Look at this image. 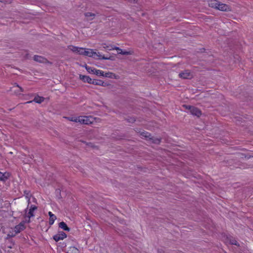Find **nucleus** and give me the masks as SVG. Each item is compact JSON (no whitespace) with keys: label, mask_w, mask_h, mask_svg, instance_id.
<instances>
[{"label":"nucleus","mask_w":253,"mask_h":253,"mask_svg":"<svg viewBox=\"0 0 253 253\" xmlns=\"http://www.w3.org/2000/svg\"><path fill=\"white\" fill-rule=\"evenodd\" d=\"M68 47L69 49H70L73 52H75L76 53H78L79 50V48H80L79 47L75 46L72 45L68 46Z\"/></svg>","instance_id":"nucleus-19"},{"label":"nucleus","mask_w":253,"mask_h":253,"mask_svg":"<svg viewBox=\"0 0 253 253\" xmlns=\"http://www.w3.org/2000/svg\"><path fill=\"white\" fill-rule=\"evenodd\" d=\"M114 76H115V74H113V73L109 72L108 73H106L104 75V77H108L109 78H113Z\"/></svg>","instance_id":"nucleus-26"},{"label":"nucleus","mask_w":253,"mask_h":253,"mask_svg":"<svg viewBox=\"0 0 253 253\" xmlns=\"http://www.w3.org/2000/svg\"><path fill=\"white\" fill-rule=\"evenodd\" d=\"M45 59L44 57H43L41 56L36 55L34 56V60L36 61H37V62H39L40 63L43 62L44 60Z\"/></svg>","instance_id":"nucleus-17"},{"label":"nucleus","mask_w":253,"mask_h":253,"mask_svg":"<svg viewBox=\"0 0 253 253\" xmlns=\"http://www.w3.org/2000/svg\"><path fill=\"white\" fill-rule=\"evenodd\" d=\"M84 15L87 18H90L88 19V20H90L93 19L94 18L95 14L91 12H86L84 13Z\"/></svg>","instance_id":"nucleus-20"},{"label":"nucleus","mask_w":253,"mask_h":253,"mask_svg":"<svg viewBox=\"0 0 253 253\" xmlns=\"http://www.w3.org/2000/svg\"><path fill=\"white\" fill-rule=\"evenodd\" d=\"M67 118H68V119L69 120H70V121H71L74 122H75V121H74V120H75V119H76V118H74L73 117H71V118H70V117H68Z\"/></svg>","instance_id":"nucleus-36"},{"label":"nucleus","mask_w":253,"mask_h":253,"mask_svg":"<svg viewBox=\"0 0 253 253\" xmlns=\"http://www.w3.org/2000/svg\"><path fill=\"white\" fill-rule=\"evenodd\" d=\"M43 100H44V98L43 97H40L39 95H37L35 97L33 100L28 101V102H26L25 103H31L32 102H33V101H34L37 103L40 104L43 101Z\"/></svg>","instance_id":"nucleus-12"},{"label":"nucleus","mask_w":253,"mask_h":253,"mask_svg":"<svg viewBox=\"0 0 253 253\" xmlns=\"http://www.w3.org/2000/svg\"><path fill=\"white\" fill-rule=\"evenodd\" d=\"M147 64L148 65V66H146L145 67V70L146 71V72H153L152 70H150V69H147V68H148L149 66H151V63H147Z\"/></svg>","instance_id":"nucleus-31"},{"label":"nucleus","mask_w":253,"mask_h":253,"mask_svg":"<svg viewBox=\"0 0 253 253\" xmlns=\"http://www.w3.org/2000/svg\"><path fill=\"white\" fill-rule=\"evenodd\" d=\"M85 69L89 73L93 74H95V70H96L95 68H93L85 65Z\"/></svg>","instance_id":"nucleus-21"},{"label":"nucleus","mask_w":253,"mask_h":253,"mask_svg":"<svg viewBox=\"0 0 253 253\" xmlns=\"http://www.w3.org/2000/svg\"><path fill=\"white\" fill-rule=\"evenodd\" d=\"M56 192L58 193V192H60V191L59 189H57V190H56Z\"/></svg>","instance_id":"nucleus-40"},{"label":"nucleus","mask_w":253,"mask_h":253,"mask_svg":"<svg viewBox=\"0 0 253 253\" xmlns=\"http://www.w3.org/2000/svg\"><path fill=\"white\" fill-rule=\"evenodd\" d=\"M217 9L223 11H228L230 10L229 5L222 3L220 2H219V6H217Z\"/></svg>","instance_id":"nucleus-8"},{"label":"nucleus","mask_w":253,"mask_h":253,"mask_svg":"<svg viewBox=\"0 0 253 253\" xmlns=\"http://www.w3.org/2000/svg\"><path fill=\"white\" fill-rule=\"evenodd\" d=\"M67 237V235L63 231L59 232L58 234L55 235L53 237V239L56 241L58 242L60 240H63Z\"/></svg>","instance_id":"nucleus-5"},{"label":"nucleus","mask_w":253,"mask_h":253,"mask_svg":"<svg viewBox=\"0 0 253 253\" xmlns=\"http://www.w3.org/2000/svg\"><path fill=\"white\" fill-rule=\"evenodd\" d=\"M143 137L150 143L156 144H159L161 141V137H155L148 132L143 131Z\"/></svg>","instance_id":"nucleus-1"},{"label":"nucleus","mask_w":253,"mask_h":253,"mask_svg":"<svg viewBox=\"0 0 253 253\" xmlns=\"http://www.w3.org/2000/svg\"><path fill=\"white\" fill-rule=\"evenodd\" d=\"M103 55H101L99 52H96V54H95V57H98L99 59H102V57H103Z\"/></svg>","instance_id":"nucleus-35"},{"label":"nucleus","mask_w":253,"mask_h":253,"mask_svg":"<svg viewBox=\"0 0 253 253\" xmlns=\"http://www.w3.org/2000/svg\"><path fill=\"white\" fill-rule=\"evenodd\" d=\"M37 209V207L35 205H32L31 206L30 208L29 209V211L28 214L25 215L26 217H27L29 218V219L27 221H26L27 222H28V223L30 222V218L31 217H33V216H34V212Z\"/></svg>","instance_id":"nucleus-4"},{"label":"nucleus","mask_w":253,"mask_h":253,"mask_svg":"<svg viewBox=\"0 0 253 253\" xmlns=\"http://www.w3.org/2000/svg\"><path fill=\"white\" fill-rule=\"evenodd\" d=\"M178 76L183 79H191L193 77L192 73L189 70H185L180 72Z\"/></svg>","instance_id":"nucleus-3"},{"label":"nucleus","mask_w":253,"mask_h":253,"mask_svg":"<svg viewBox=\"0 0 253 253\" xmlns=\"http://www.w3.org/2000/svg\"><path fill=\"white\" fill-rule=\"evenodd\" d=\"M48 215L49 216V225H52L56 219V216L51 211L48 212Z\"/></svg>","instance_id":"nucleus-15"},{"label":"nucleus","mask_w":253,"mask_h":253,"mask_svg":"<svg viewBox=\"0 0 253 253\" xmlns=\"http://www.w3.org/2000/svg\"><path fill=\"white\" fill-rule=\"evenodd\" d=\"M184 107L186 109H188V110H189V107H193V106H190V105H184Z\"/></svg>","instance_id":"nucleus-38"},{"label":"nucleus","mask_w":253,"mask_h":253,"mask_svg":"<svg viewBox=\"0 0 253 253\" xmlns=\"http://www.w3.org/2000/svg\"><path fill=\"white\" fill-rule=\"evenodd\" d=\"M80 79L82 80L84 83H87L89 84H92V82L93 79L90 78L89 76L80 75Z\"/></svg>","instance_id":"nucleus-9"},{"label":"nucleus","mask_w":253,"mask_h":253,"mask_svg":"<svg viewBox=\"0 0 253 253\" xmlns=\"http://www.w3.org/2000/svg\"><path fill=\"white\" fill-rule=\"evenodd\" d=\"M24 194L26 196L27 199H28V204L30 203V197L31 195L30 194V191L27 190L24 191Z\"/></svg>","instance_id":"nucleus-23"},{"label":"nucleus","mask_w":253,"mask_h":253,"mask_svg":"<svg viewBox=\"0 0 253 253\" xmlns=\"http://www.w3.org/2000/svg\"><path fill=\"white\" fill-rule=\"evenodd\" d=\"M126 121L128 123H133L135 121V120L134 118L130 117L126 119Z\"/></svg>","instance_id":"nucleus-29"},{"label":"nucleus","mask_w":253,"mask_h":253,"mask_svg":"<svg viewBox=\"0 0 253 253\" xmlns=\"http://www.w3.org/2000/svg\"><path fill=\"white\" fill-rule=\"evenodd\" d=\"M66 253H79V250L75 247H71Z\"/></svg>","instance_id":"nucleus-18"},{"label":"nucleus","mask_w":253,"mask_h":253,"mask_svg":"<svg viewBox=\"0 0 253 253\" xmlns=\"http://www.w3.org/2000/svg\"><path fill=\"white\" fill-rule=\"evenodd\" d=\"M91 118L88 116H80L76 118L75 122L80 123L81 124L89 125L92 123V121L90 120Z\"/></svg>","instance_id":"nucleus-2"},{"label":"nucleus","mask_w":253,"mask_h":253,"mask_svg":"<svg viewBox=\"0 0 253 253\" xmlns=\"http://www.w3.org/2000/svg\"><path fill=\"white\" fill-rule=\"evenodd\" d=\"M59 227L66 231H70V228L68 227L67 225L64 221H62L59 223Z\"/></svg>","instance_id":"nucleus-14"},{"label":"nucleus","mask_w":253,"mask_h":253,"mask_svg":"<svg viewBox=\"0 0 253 253\" xmlns=\"http://www.w3.org/2000/svg\"><path fill=\"white\" fill-rule=\"evenodd\" d=\"M16 233L15 234H8L7 235V236L6 237V239L8 240L12 237H14L15 235H16Z\"/></svg>","instance_id":"nucleus-32"},{"label":"nucleus","mask_w":253,"mask_h":253,"mask_svg":"<svg viewBox=\"0 0 253 253\" xmlns=\"http://www.w3.org/2000/svg\"><path fill=\"white\" fill-rule=\"evenodd\" d=\"M189 107V111L192 115H193L194 116H196L198 117H199L201 115V114H202L201 111L198 108L195 107L194 106Z\"/></svg>","instance_id":"nucleus-6"},{"label":"nucleus","mask_w":253,"mask_h":253,"mask_svg":"<svg viewBox=\"0 0 253 253\" xmlns=\"http://www.w3.org/2000/svg\"><path fill=\"white\" fill-rule=\"evenodd\" d=\"M92 84L94 85H100L102 86H106L109 85L107 83H105L101 80L93 79Z\"/></svg>","instance_id":"nucleus-11"},{"label":"nucleus","mask_w":253,"mask_h":253,"mask_svg":"<svg viewBox=\"0 0 253 253\" xmlns=\"http://www.w3.org/2000/svg\"><path fill=\"white\" fill-rule=\"evenodd\" d=\"M157 252L158 253H165L164 251L161 249H158Z\"/></svg>","instance_id":"nucleus-37"},{"label":"nucleus","mask_w":253,"mask_h":253,"mask_svg":"<svg viewBox=\"0 0 253 253\" xmlns=\"http://www.w3.org/2000/svg\"><path fill=\"white\" fill-rule=\"evenodd\" d=\"M102 59L104 60H114V57L113 56H110L109 57H105L104 55L103 56Z\"/></svg>","instance_id":"nucleus-28"},{"label":"nucleus","mask_w":253,"mask_h":253,"mask_svg":"<svg viewBox=\"0 0 253 253\" xmlns=\"http://www.w3.org/2000/svg\"><path fill=\"white\" fill-rule=\"evenodd\" d=\"M114 47H115V46H113L112 45H106V46H104L103 47L104 48H106L109 50H113V49H115V48H114Z\"/></svg>","instance_id":"nucleus-27"},{"label":"nucleus","mask_w":253,"mask_h":253,"mask_svg":"<svg viewBox=\"0 0 253 253\" xmlns=\"http://www.w3.org/2000/svg\"><path fill=\"white\" fill-rule=\"evenodd\" d=\"M115 49H116L118 51V54H122V55H128L130 54L129 52L127 51H123L122 49L120 48L119 47H114Z\"/></svg>","instance_id":"nucleus-16"},{"label":"nucleus","mask_w":253,"mask_h":253,"mask_svg":"<svg viewBox=\"0 0 253 253\" xmlns=\"http://www.w3.org/2000/svg\"><path fill=\"white\" fill-rule=\"evenodd\" d=\"M15 86H16L18 87H19V85L15 83Z\"/></svg>","instance_id":"nucleus-41"},{"label":"nucleus","mask_w":253,"mask_h":253,"mask_svg":"<svg viewBox=\"0 0 253 253\" xmlns=\"http://www.w3.org/2000/svg\"><path fill=\"white\" fill-rule=\"evenodd\" d=\"M10 174L9 172H5L2 173L0 171V181L5 182L10 177Z\"/></svg>","instance_id":"nucleus-10"},{"label":"nucleus","mask_w":253,"mask_h":253,"mask_svg":"<svg viewBox=\"0 0 253 253\" xmlns=\"http://www.w3.org/2000/svg\"><path fill=\"white\" fill-rule=\"evenodd\" d=\"M81 142H83V143H86L85 141H83V140H81Z\"/></svg>","instance_id":"nucleus-43"},{"label":"nucleus","mask_w":253,"mask_h":253,"mask_svg":"<svg viewBox=\"0 0 253 253\" xmlns=\"http://www.w3.org/2000/svg\"><path fill=\"white\" fill-rule=\"evenodd\" d=\"M27 210H28V208H27V209H26L25 210V212H26H26H27Z\"/></svg>","instance_id":"nucleus-42"},{"label":"nucleus","mask_w":253,"mask_h":253,"mask_svg":"<svg viewBox=\"0 0 253 253\" xmlns=\"http://www.w3.org/2000/svg\"><path fill=\"white\" fill-rule=\"evenodd\" d=\"M25 222V221H23L15 226L14 231L15 232V233L16 234L20 233L21 231L24 230L25 229V226L24 225Z\"/></svg>","instance_id":"nucleus-7"},{"label":"nucleus","mask_w":253,"mask_h":253,"mask_svg":"<svg viewBox=\"0 0 253 253\" xmlns=\"http://www.w3.org/2000/svg\"><path fill=\"white\" fill-rule=\"evenodd\" d=\"M84 49H86V48H83V47H80L79 51L78 52V54H79L80 55H84Z\"/></svg>","instance_id":"nucleus-30"},{"label":"nucleus","mask_w":253,"mask_h":253,"mask_svg":"<svg viewBox=\"0 0 253 253\" xmlns=\"http://www.w3.org/2000/svg\"><path fill=\"white\" fill-rule=\"evenodd\" d=\"M85 65H86V64H85L84 65H83V67H85Z\"/></svg>","instance_id":"nucleus-44"},{"label":"nucleus","mask_w":253,"mask_h":253,"mask_svg":"<svg viewBox=\"0 0 253 253\" xmlns=\"http://www.w3.org/2000/svg\"><path fill=\"white\" fill-rule=\"evenodd\" d=\"M90 49H86L84 51V55L87 56L89 54V52L90 51Z\"/></svg>","instance_id":"nucleus-33"},{"label":"nucleus","mask_w":253,"mask_h":253,"mask_svg":"<svg viewBox=\"0 0 253 253\" xmlns=\"http://www.w3.org/2000/svg\"><path fill=\"white\" fill-rule=\"evenodd\" d=\"M95 54H96V52L93 51L92 49H90V51L89 52V54L87 55L88 57L95 58Z\"/></svg>","instance_id":"nucleus-25"},{"label":"nucleus","mask_w":253,"mask_h":253,"mask_svg":"<svg viewBox=\"0 0 253 253\" xmlns=\"http://www.w3.org/2000/svg\"><path fill=\"white\" fill-rule=\"evenodd\" d=\"M229 242L231 245H234L237 246H239V244L238 243V242L233 238H231L229 239Z\"/></svg>","instance_id":"nucleus-24"},{"label":"nucleus","mask_w":253,"mask_h":253,"mask_svg":"<svg viewBox=\"0 0 253 253\" xmlns=\"http://www.w3.org/2000/svg\"><path fill=\"white\" fill-rule=\"evenodd\" d=\"M94 74L99 77H104V72L102 70H97L96 69V70H95Z\"/></svg>","instance_id":"nucleus-22"},{"label":"nucleus","mask_w":253,"mask_h":253,"mask_svg":"<svg viewBox=\"0 0 253 253\" xmlns=\"http://www.w3.org/2000/svg\"><path fill=\"white\" fill-rule=\"evenodd\" d=\"M19 88L20 91L21 92H23L24 91V89H23V88L22 87L19 86Z\"/></svg>","instance_id":"nucleus-39"},{"label":"nucleus","mask_w":253,"mask_h":253,"mask_svg":"<svg viewBox=\"0 0 253 253\" xmlns=\"http://www.w3.org/2000/svg\"><path fill=\"white\" fill-rule=\"evenodd\" d=\"M0 2L4 3H10L11 2V0H0Z\"/></svg>","instance_id":"nucleus-34"},{"label":"nucleus","mask_w":253,"mask_h":253,"mask_svg":"<svg viewBox=\"0 0 253 253\" xmlns=\"http://www.w3.org/2000/svg\"><path fill=\"white\" fill-rule=\"evenodd\" d=\"M219 1L216 0H211L209 3V5L211 8L217 9V6H219Z\"/></svg>","instance_id":"nucleus-13"}]
</instances>
